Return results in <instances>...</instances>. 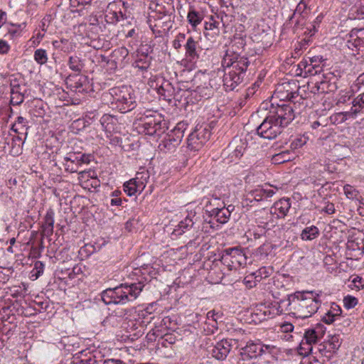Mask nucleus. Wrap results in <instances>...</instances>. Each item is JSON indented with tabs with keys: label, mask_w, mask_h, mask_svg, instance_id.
Listing matches in <instances>:
<instances>
[{
	"label": "nucleus",
	"mask_w": 364,
	"mask_h": 364,
	"mask_svg": "<svg viewBox=\"0 0 364 364\" xmlns=\"http://www.w3.org/2000/svg\"><path fill=\"white\" fill-rule=\"evenodd\" d=\"M105 361L106 364H124L121 360L109 359Z\"/></svg>",
	"instance_id": "obj_64"
},
{
	"label": "nucleus",
	"mask_w": 364,
	"mask_h": 364,
	"mask_svg": "<svg viewBox=\"0 0 364 364\" xmlns=\"http://www.w3.org/2000/svg\"><path fill=\"white\" fill-rule=\"evenodd\" d=\"M141 282L122 284L114 288H108L101 294L102 301L107 304H125L133 301L139 296L143 290Z\"/></svg>",
	"instance_id": "obj_2"
},
{
	"label": "nucleus",
	"mask_w": 364,
	"mask_h": 364,
	"mask_svg": "<svg viewBox=\"0 0 364 364\" xmlns=\"http://www.w3.org/2000/svg\"><path fill=\"white\" fill-rule=\"evenodd\" d=\"M9 294L13 297H24L28 294L27 285L25 283H21L20 285H14L9 289Z\"/></svg>",
	"instance_id": "obj_32"
},
{
	"label": "nucleus",
	"mask_w": 364,
	"mask_h": 364,
	"mask_svg": "<svg viewBox=\"0 0 364 364\" xmlns=\"http://www.w3.org/2000/svg\"><path fill=\"white\" fill-rule=\"evenodd\" d=\"M347 113H348V112H339V113H337L336 114H335L333 117L335 118L336 121H339L340 122H343L348 119V117L352 118V116L349 115Z\"/></svg>",
	"instance_id": "obj_52"
},
{
	"label": "nucleus",
	"mask_w": 364,
	"mask_h": 364,
	"mask_svg": "<svg viewBox=\"0 0 364 364\" xmlns=\"http://www.w3.org/2000/svg\"><path fill=\"white\" fill-rule=\"evenodd\" d=\"M306 143V141L305 139L301 138V137L297 138L291 143L290 147L291 149H296L301 148Z\"/></svg>",
	"instance_id": "obj_48"
},
{
	"label": "nucleus",
	"mask_w": 364,
	"mask_h": 364,
	"mask_svg": "<svg viewBox=\"0 0 364 364\" xmlns=\"http://www.w3.org/2000/svg\"><path fill=\"white\" fill-rule=\"evenodd\" d=\"M319 234L318 228L315 225H311L301 231V238L303 240H312L318 237Z\"/></svg>",
	"instance_id": "obj_28"
},
{
	"label": "nucleus",
	"mask_w": 364,
	"mask_h": 364,
	"mask_svg": "<svg viewBox=\"0 0 364 364\" xmlns=\"http://www.w3.org/2000/svg\"><path fill=\"white\" fill-rule=\"evenodd\" d=\"M325 207L322 209L327 214H333L335 213L334 204L329 201H325Z\"/></svg>",
	"instance_id": "obj_53"
},
{
	"label": "nucleus",
	"mask_w": 364,
	"mask_h": 364,
	"mask_svg": "<svg viewBox=\"0 0 364 364\" xmlns=\"http://www.w3.org/2000/svg\"><path fill=\"white\" fill-rule=\"evenodd\" d=\"M337 320L338 319L335 317L333 314H331V312L329 311H328L322 318V321L327 324H331Z\"/></svg>",
	"instance_id": "obj_51"
},
{
	"label": "nucleus",
	"mask_w": 364,
	"mask_h": 364,
	"mask_svg": "<svg viewBox=\"0 0 364 364\" xmlns=\"http://www.w3.org/2000/svg\"><path fill=\"white\" fill-rule=\"evenodd\" d=\"M92 159L93 156L91 154H84L79 156L75 154H69L64 158L65 170L70 173L77 172L80 166L89 164Z\"/></svg>",
	"instance_id": "obj_13"
},
{
	"label": "nucleus",
	"mask_w": 364,
	"mask_h": 364,
	"mask_svg": "<svg viewBox=\"0 0 364 364\" xmlns=\"http://www.w3.org/2000/svg\"><path fill=\"white\" fill-rule=\"evenodd\" d=\"M263 352V348L259 343L250 341L245 347L241 348L240 354L242 356L254 358L261 355Z\"/></svg>",
	"instance_id": "obj_22"
},
{
	"label": "nucleus",
	"mask_w": 364,
	"mask_h": 364,
	"mask_svg": "<svg viewBox=\"0 0 364 364\" xmlns=\"http://www.w3.org/2000/svg\"><path fill=\"white\" fill-rule=\"evenodd\" d=\"M246 70H230L223 76V85L226 91L234 90L240 85L245 75Z\"/></svg>",
	"instance_id": "obj_15"
},
{
	"label": "nucleus",
	"mask_w": 364,
	"mask_h": 364,
	"mask_svg": "<svg viewBox=\"0 0 364 364\" xmlns=\"http://www.w3.org/2000/svg\"><path fill=\"white\" fill-rule=\"evenodd\" d=\"M247 58L239 56L233 52H227L222 60V66L230 70H247L249 65Z\"/></svg>",
	"instance_id": "obj_12"
},
{
	"label": "nucleus",
	"mask_w": 364,
	"mask_h": 364,
	"mask_svg": "<svg viewBox=\"0 0 364 364\" xmlns=\"http://www.w3.org/2000/svg\"><path fill=\"white\" fill-rule=\"evenodd\" d=\"M247 257L238 247L227 248L223 251L222 262L226 264L230 270L237 269L246 264Z\"/></svg>",
	"instance_id": "obj_8"
},
{
	"label": "nucleus",
	"mask_w": 364,
	"mask_h": 364,
	"mask_svg": "<svg viewBox=\"0 0 364 364\" xmlns=\"http://www.w3.org/2000/svg\"><path fill=\"white\" fill-rule=\"evenodd\" d=\"M336 77L331 72L318 74L313 80L317 92L321 93L332 92L337 90L336 82L333 81Z\"/></svg>",
	"instance_id": "obj_10"
},
{
	"label": "nucleus",
	"mask_w": 364,
	"mask_h": 364,
	"mask_svg": "<svg viewBox=\"0 0 364 364\" xmlns=\"http://www.w3.org/2000/svg\"><path fill=\"white\" fill-rule=\"evenodd\" d=\"M134 124L139 133L150 136H161L168 129L166 122L156 114H144Z\"/></svg>",
	"instance_id": "obj_3"
},
{
	"label": "nucleus",
	"mask_w": 364,
	"mask_h": 364,
	"mask_svg": "<svg viewBox=\"0 0 364 364\" xmlns=\"http://www.w3.org/2000/svg\"><path fill=\"white\" fill-rule=\"evenodd\" d=\"M186 35L184 33H179L176 39L173 41V47L178 50L181 48L182 42L185 40Z\"/></svg>",
	"instance_id": "obj_47"
},
{
	"label": "nucleus",
	"mask_w": 364,
	"mask_h": 364,
	"mask_svg": "<svg viewBox=\"0 0 364 364\" xmlns=\"http://www.w3.org/2000/svg\"><path fill=\"white\" fill-rule=\"evenodd\" d=\"M195 222L190 216H187L184 220H181L178 225L174 228L172 235L178 236L185 233L191 229H195Z\"/></svg>",
	"instance_id": "obj_25"
},
{
	"label": "nucleus",
	"mask_w": 364,
	"mask_h": 364,
	"mask_svg": "<svg viewBox=\"0 0 364 364\" xmlns=\"http://www.w3.org/2000/svg\"><path fill=\"white\" fill-rule=\"evenodd\" d=\"M11 130L18 134H24L26 136H27L28 127L26 125V119L23 117H18L16 122L12 125Z\"/></svg>",
	"instance_id": "obj_29"
},
{
	"label": "nucleus",
	"mask_w": 364,
	"mask_h": 364,
	"mask_svg": "<svg viewBox=\"0 0 364 364\" xmlns=\"http://www.w3.org/2000/svg\"><path fill=\"white\" fill-rule=\"evenodd\" d=\"M358 300L356 297L348 295L343 298L344 306L348 309H352L358 304Z\"/></svg>",
	"instance_id": "obj_43"
},
{
	"label": "nucleus",
	"mask_w": 364,
	"mask_h": 364,
	"mask_svg": "<svg viewBox=\"0 0 364 364\" xmlns=\"http://www.w3.org/2000/svg\"><path fill=\"white\" fill-rule=\"evenodd\" d=\"M263 190L264 192V194L265 199H267L268 198H271L275 193V191L271 188H263Z\"/></svg>",
	"instance_id": "obj_59"
},
{
	"label": "nucleus",
	"mask_w": 364,
	"mask_h": 364,
	"mask_svg": "<svg viewBox=\"0 0 364 364\" xmlns=\"http://www.w3.org/2000/svg\"><path fill=\"white\" fill-rule=\"evenodd\" d=\"M307 7L308 2H306V0H301L295 9L294 15H296V14H301Z\"/></svg>",
	"instance_id": "obj_50"
},
{
	"label": "nucleus",
	"mask_w": 364,
	"mask_h": 364,
	"mask_svg": "<svg viewBox=\"0 0 364 364\" xmlns=\"http://www.w3.org/2000/svg\"><path fill=\"white\" fill-rule=\"evenodd\" d=\"M352 107L347 114L355 118L357 114L361 112H364V92L359 94L355 97L352 102Z\"/></svg>",
	"instance_id": "obj_26"
},
{
	"label": "nucleus",
	"mask_w": 364,
	"mask_h": 364,
	"mask_svg": "<svg viewBox=\"0 0 364 364\" xmlns=\"http://www.w3.org/2000/svg\"><path fill=\"white\" fill-rule=\"evenodd\" d=\"M149 176L148 172H138L136 177L124 183V191L132 196L136 193H141L144 189Z\"/></svg>",
	"instance_id": "obj_9"
},
{
	"label": "nucleus",
	"mask_w": 364,
	"mask_h": 364,
	"mask_svg": "<svg viewBox=\"0 0 364 364\" xmlns=\"http://www.w3.org/2000/svg\"><path fill=\"white\" fill-rule=\"evenodd\" d=\"M112 97V104L121 112L125 113L132 110L136 105V97L134 90L130 86L123 85L110 90Z\"/></svg>",
	"instance_id": "obj_4"
},
{
	"label": "nucleus",
	"mask_w": 364,
	"mask_h": 364,
	"mask_svg": "<svg viewBox=\"0 0 364 364\" xmlns=\"http://www.w3.org/2000/svg\"><path fill=\"white\" fill-rule=\"evenodd\" d=\"M247 148V141L240 138L235 137L228 146V152H230L232 161L240 159L244 154Z\"/></svg>",
	"instance_id": "obj_18"
},
{
	"label": "nucleus",
	"mask_w": 364,
	"mask_h": 364,
	"mask_svg": "<svg viewBox=\"0 0 364 364\" xmlns=\"http://www.w3.org/2000/svg\"><path fill=\"white\" fill-rule=\"evenodd\" d=\"M232 348V345L227 339L221 340L212 348L210 353L213 358L219 360H225Z\"/></svg>",
	"instance_id": "obj_17"
},
{
	"label": "nucleus",
	"mask_w": 364,
	"mask_h": 364,
	"mask_svg": "<svg viewBox=\"0 0 364 364\" xmlns=\"http://www.w3.org/2000/svg\"><path fill=\"white\" fill-rule=\"evenodd\" d=\"M185 126L186 124L184 122L177 124L171 134H168L167 138L159 144V147L161 151L165 152H172L175 151L176 147L181 144L184 136Z\"/></svg>",
	"instance_id": "obj_6"
},
{
	"label": "nucleus",
	"mask_w": 364,
	"mask_h": 364,
	"mask_svg": "<svg viewBox=\"0 0 364 364\" xmlns=\"http://www.w3.org/2000/svg\"><path fill=\"white\" fill-rule=\"evenodd\" d=\"M210 132L207 126L197 125L187 139V146L191 151H198L209 140Z\"/></svg>",
	"instance_id": "obj_7"
},
{
	"label": "nucleus",
	"mask_w": 364,
	"mask_h": 364,
	"mask_svg": "<svg viewBox=\"0 0 364 364\" xmlns=\"http://www.w3.org/2000/svg\"><path fill=\"white\" fill-rule=\"evenodd\" d=\"M343 191L346 197L349 199L357 198L359 192L352 186L346 184L343 186Z\"/></svg>",
	"instance_id": "obj_40"
},
{
	"label": "nucleus",
	"mask_w": 364,
	"mask_h": 364,
	"mask_svg": "<svg viewBox=\"0 0 364 364\" xmlns=\"http://www.w3.org/2000/svg\"><path fill=\"white\" fill-rule=\"evenodd\" d=\"M205 28L207 32L205 33L206 37L214 38L218 36L220 33L219 22L211 20L205 23Z\"/></svg>",
	"instance_id": "obj_30"
},
{
	"label": "nucleus",
	"mask_w": 364,
	"mask_h": 364,
	"mask_svg": "<svg viewBox=\"0 0 364 364\" xmlns=\"http://www.w3.org/2000/svg\"><path fill=\"white\" fill-rule=\"evenodd\" d=\"M34 59L40 65L45 64L48 60L47 52L44 49H37L34 52Z\"/></svg>",
	"instance_id": "obj_38"
},
{
	"label": "nucleus",
	"mask_w": 364,
	"mask_h": 364,
	"mask_svg": "<svg viewBox=\"0 0 364 364\" xmlns=\"http://www.w3.org/2000/svg\"><path fill=\"white\" fill-rule=\"evenodd\" d=\"M284 127L272 114L268 115L257 129V134L269 140L275 139L283 131Z\"/></svg>",
	"instance_id": "obj_5"
},
{
	"label": "nucleus",
	"mask_w": 364,
	"mask_h": 364,
	"mask_svg": "<svg viewBox=\"0 0 364 364\" xmlns=\"http://www.w3.org/2000/svg\"><path fill=\"white\" fill-rule=\"evenodd\" d=\"M6 14L4 11L0 9V28L6 23Z\"/></svg>",
	"instance_id": "obj_60"
},
{
	"label": "nucleus",
	"mask_w": 364,
	"mask_h": 364,
	"mask_svg": "<svg viewBox=\"0 0 364 364\" xmlns=\"http://www.w3.org/2000/svg\"><path fill=\"white\" fill-rule=\"evenodd\" d=\"M263 188H257L250 192V196L255 200L260 201L265 199Z\"/></svg>",
	"instance_id": "obj_46"
},
{
	"label": "nucleus",
	"mask_w": 364,
	"mask_h": 364,
	"mask_svg": "<svg viewBox=\"0 0 364 364\" xmlns=\"http://www.w3.org/2000/svg\"><path fill=\"white\" fill-rule=\"evenodd\" d=\"M124 6L125 3L122 0H114L110 2L107 6L105 18H114L113 16H116L117 12L120 14V9H124Z\"/></svg>",
	"instance_id": "obj_27"
},
{
	"label": "nucleus",
	"mask_w": 364,
	"mask_h": 364,
	"mask_svg": "<svg viewBox=\"0 0 364 364\" xmlns=\"http://www.w3.org/2000/svg\"><path fill=\"white\" fill-rule=\"evenodd\" d=\"M270 114L284 128L289 124L295 117L294 108L291 103L278 105L275 111Z\"/></svg>",
	"instance_id": "obj_14"
},
{
	"label": "nucleus",
	"mask_w": 364,
	"mask_h": 364,
	"mask_svg": "<svg viewBox=\"0 0 364 364\" xmlns=\"http://www.w3.org/2000/svg\"><path fill=\"white\" fill-rule=\"evenodd\" d=\"M310 65L314 67V70L316 71V75L323 72V65H321L325 59L322 55H314L308 57Z\"/></svg>",
	"instance_id": "obj_34"
},
{
	"label": "nucleus",
	"mask_w": 364,
	"mask_h": 364,
	"mask_svg": "<svg viewBox=\"0 0 364 364\" xmlns=\"http://www.w3.org/2000/svg\"><path fill=\"white\" fill-rule=\"evenodd\" d=\"M44 270V264L41 261H36L34 263V267L31 272L32 277H35L36 279L38 278L43 274Z\"/></svg>",
	"instance_id": "obj_42"
},
{
	"label": "nucleus",
	"mask_w": 364,
	"mask_h": 364,
	"mask_svg": "<svg viewBox=\"0 0 364 364\" xmlns=\"http://www.w3.org/2000/svg\"><path fill=\"white\" fill-rule=\"evenodd\" d=\"M11 274V272L9 269L0 268V289L9 280Z\"/></svg>",
	"instance_id": "obj_41"
},
{
	"label": "nucleus",
	"mask_w": 364,
	"mask_h": 364,
	"mask_svg": "<svg viewBox=\"0 0 364 364\" xmlns=\"http://www.w3.org/2000/svg\"><path fill=\"white\" fill-rule=\"evenodd\" d=\"M43 224L54 225V213L52 210L47 212Z\"/></svg>",
	"instance_id": "obj_55"
},
{
	"label": "nucleus",
	"mask_w": 364,
	"mask_h": 364,
	"mask_svg": "<svg viewBox=\"0 0 364 364\" xmlns=\"http://www.w3.org/2000/svg\"><path fill=\"white\" fill-rule=\"evenodd\" d=\"M291 208L289 198H282L274 203L270 208V213L277 218H284Z\"/></svg>",
	"instance_id": "obj_19"
},
{
	"label": "nucleus",
	"mask_w": 364,
	"mask_h": 364,
	"mask_svg": "<svg viewBox=\"0 0 364 364\" xmlns=\"http://www.w3.org/2000/svg\"><path fill=\"white\" fill-rule=\"evenodd\" d=\"M322 19H323V15L322 14L318 15L316 18V20L314 21V25H313V27H314V30H316V26L319 25V23L321 22Z\"/></svg>",
	"instance_id": "obj_63"
},
{
	"label": "nucleus",
	"mask_w": 364,
	"mask_h": 364,
	"mask_svg": "<svg viewBox=\"0 0 364 364\" xmlns=\"http://www.w3.org/2000/svg\"><path fill=\"white\" fill-rule=\"evenodd\" d=\"M110 204L112 205L119 206L122 204V200L119 198H112L111 199Z\"/></svg>",
	"instance_id": "obj_62"
},
{
	"label": "nucleus",
	"mask_w": 364,
	"mask_h": 364,
	"mask_svg": "<svg viewBox=\"0 0 364 364\" xmlns=\"http://www.w3.org/2000/svg\"><path fill=\"white\" fill-rule=\"evenodd\" d=\"M347 248L353 251L358 250L363 253L364 250V232L360 231L354 232L348 240Z\"/></svg>",
	"instance_id": "obj_21"
},
{
	"label": "nucleus",
	"mask_w": 364,
	"mask_h": 364,
	"mask_svg": "<svg viewBox=\"0 0 364 364\" xmlns=\"http://www.w3.org/2000/svg\"><path fill=\"white\" fill-rule=\"evenodd\" d=\"M258 282H259V279H256L254 275H251L250 274L246 276L243 279L244 284L248 289L255 287Z\"/></svg>",
	"instance_id": "obj_45"
},
{
	"label": "nucleus",
	"mask_w": 364,
	"mask_h": 364,
	"mask_svg": "<svg viewBox=\"0 0 364 364\" xmlns=\"http://www.w3.org/2000/svg\"><path fill=\"white\" fill-rule=\"evenodd\" d=\"M141 63V60H137L135 62V67L139 68L141 70H146L149 67V63H144L142 65H140L139 63Z\"/></svg>",
	"instance_id": "obj_61"
},
{
	"label": "nucleus",
	"mask_w": 364,
	"mask_h": 364,
	"mask_svg": "<svg viewBox=\"0 0 364 364\" xmlns=\"http://www.w3.org/2000/svg\"><path fill=\"white\" fill-rule=\"evenodd\" d=\"M319 339L318 333L314 328L305 331L304 338L300 343L301 354L309 355L312 351V345L317 343Z\"/></svg>",
	"instance_id": "obj_16"
},
{
	"label": "nucleus",
	"mask_w": 364,
	"mask_h": 364,
	"mask_svg": "<svg viewBox=\"0 0 364 364\" xmlns=\"http://www.w3.org/2000/svg\"><path fill=\"white\" fill-rule=\"evenodd\" d=\"M198 42L194 38L190 36L184 45L186 50L185 55L191 62L196 60L199 58V54L197 50Z\"/></svg>",
	"instance_id": "obj_23"
},
{
	"label": "nucleus",
	"mask_w": 364,
	"mask_h": 364,
	"mask_svg": "<svg viewBox=\"0 0 364 364\" xmlns=\"http://www.w3.org/2000/svg\"><path fill=\"white\" fill-rule=\"evenodd\" d=\"M220 199L217 197L207 200L205 208L210 216H213L218 222L221 224L227 223L230 217L228 210L224 209V206H220L218 203Z\"/></svg>",
	"instance_id": "obj_11"
},
{
	"label": "nucleus",
	"mask_w": 364,
	"mask_h": 364,
	"mask_svg": "<svg viewBox=\"0 0 364 364\" xmlns=\"http://www.w3.org/2000/svg\"><path fill=\"white\" fill-rule=\"evenodd\" d=\"M149 85L151 87L156 89L158 92L161 95H164V91H165L167 87L170 86V83L167 81L161 82V85H159V82H149Z\"/></svg>",
	"instance_id": "obj_44"
},
{
	"label": "nucleus",
	"mask_w": 364,
	"mask_h": 364,
	"mask_svg": "<svg viewBox=\"0 0 364 364\" xmlns=\"http://www.w3.org/2000/svg\"><path fill=\"white\" fill-rule=\"evenodd\" d=\"M53 232V225L43 224L42 226V234L45 237H50Z\"/></svg>",
	"instance_id": "obj_49"
},
{
	"label": "nucleus",
	"mask_w": 364,
	"mask_h": 364,
	"mask_svg": "<svg viewBox=\"0 0 364 364\" xmlns=\"http://www.w3.org/2000/svg\"><path fill=\"white\" fill-rule=\"evenodd\" d=\"M216 314L215 311H210L207 313V319L209 322H206V325L211 326V328L207 330L208 333H214L215 331L218 330L217 324V318H215ZM206 331V329H205Z\"/></svg>",
	"instance_id": "obj_36"
},
{
	"label": "nucleus",
	"mask_w": 364,
	"mask_h": 364,
	"mask_svg": "<svg viewBox=\"0 0 364 364\" xmlns=\"http://www.w3.org/2000/svg\"><path fill=\"white\" fill-rule=\"evenodd\" d=\"M298 69L301 70L300 75H304V77L307 75L315 76L316 71L314 70V67L310 65L309 60L304 59L298 64Z\"/></svg>",
	"instance_id": "obj_31"
},
{
	"label": "nucleus",
	"mask_w": 364,
	"mask_h": 364,
	"mask_svg": "<svg viewBox=\"0 0 364 364\" xmlns=\"http://www.w3.org/2000/svg\"><path fill=\"white\" fill-rule=\"evenodd\" d=\"M321 304L319 295L314 291H296L287 299L281 300L277 314H292L296 318H307L317 312Z\"/></svg>",
	"instance_id": "obj_1"
},
{
	"label": "nucleus",
	"mask_w": 364,
	"mask_h": 364,
	"mask_svg": "<svg viewBox=\"0 0 364 364\" xmlns=\"http://www.w3.org/2000/svg\"><path fill=\"white\" fill-rule=\"evenodd\" d=\"M11 83V100L10 103L12 105H20L24 100L25 92L26 89L24 86H21L16 83V80H14Z\"/></svg>",
	"instance_id": "obj_20"
},
{
	"label": "nucleus",
	"mask_w": 364,
	"mask_h": 364,
	"mask_svg": "<svg viewBox=\"0 0 364 364\" xmlns=\"http://www.w3.org/2000/svg\"><path fill=\"white\" fill-rule=\"evenodd\" d=\"M328 311L331 312V314H333L338 320L341 319V309L338 305H333Z\"/></svg>",
	"instance_id": "obj_56"
},
{
	"label": "nucleus",
	"mask_w": 364,
	"mask_h": 364,
	"mask_svg": "<svg viewBox=\"0 0 364 364\" xmlns=\"http://www.w3.org/2000/svg\"><path fill=\"white\" fill-rule=\"evenodd\" d=\"M115 52L119 53L124 58L127 56L129 53L128 50L125 47H121L118 50H115Z\"/></svg>",
	"instance_id": "obj_58"
},
{
	"label": "nucleus",
	"mask_w": 364,
	"mask_h": 364,
	"mask_svg": "<svg viewBox=\"0 0 364 364\" xmlns=\"http://www.w3.org/2000/svg\"><path fill=\"white\" fill-rule=\"evenodd\" d=\"M294 158V154L291 151L287 150L282 151L279 154H274L272 156V161L274 164H282L291 160Z\"/></svg>",
	"instance_id": "obj_33"
},
{
	"label": "nucleus",
	"mask_w": 364,
	"mask_h": 364,
	"mask_svg": "<svg viewBox=\"0 0 364 364\" xmlns=\"http://www.w3.org/2000/svg\"><path fill=\"white\" fill-rule=\"evenodd\" d=\"M281 329L282 332H291L294 329V326L290 323H285L281 326Z\"/></svg>",
	"instance_id": "obj_57"
},
{
	"label": "nucleus",
	"mask_w": 364,
	"mask_h": 364,
	"mask_svg": "<svg viewBox=\"0 0 364 364\" xmlns=\"http://www.w3.org/2000/svg\"><path fill=\"white\" fill-rule=\"evenodd\" d=\"M68 66L70 70L80 73L82 70L84 64L80 57L72 55L69 58Z\"/></svg>",
	"instance_id": "obj_35"
},
{
	"label": "nucleus",
	"mask_w": 364,
	"mask_h": 364,
	"mask_svg": "<svg viewBox=\"0 0 364 364\" xmlns=\"http://www.w3.org/2000/svg\"><path fill=\"white\" fill-rule=\"evenodd\" d=\"M114 119L110 115H104L100 119V124L105 132H111L113 130Z\"/></svg>",
	"instance_id": "obj_37"
},
{
	"label": "nucleus",
	"mask_w": 364,
	"mask_h": 364,
	"mask_svg": "<svg viewBox=\"0 0 364 364\" xmlns=\"http://www.w3.org/2000/svg\"><path fill=\"white\" fill-rule=\"evenodd\" d=\"M126 6H124V9H120V14L117 12L116 16H114V18L108 17L106 18V21L108 23H116L122 20H124L127 18V14H126Z\"/></svg>",
	"instance_id": "obj_39"
},
{
	"label": "nucleus",
	"mask_w": 364,
	"mask_h": 364,
	"mask_svg": "<svg viewBox=\"0 0 364 364\" xmlns=\"http://www.w3.org/2000/svg\"><path fill=\"white\" fill-rule=\"evenodd\" d=\"M204 14L202 11H197L194 6H189L187 20L193 28H196L202 22Z\"/></svg>",
	"instance_id": "obj_24"
},
{
	"label": "nucleus",
	"mask_w": 364,
	"mask_h": 364,
	"mask_svg": "<svg viewBox=\"0 0 364 364\" xmlns=\"http://www.w3.org/2000/svg\"><path fill=\"white\" fill-rule=\"evenodd\" d=\"M10 50V46L7 41L0 39V54H6Z\"/></svg>",
	"instance_id": "obj_54"
}]
</instances>
